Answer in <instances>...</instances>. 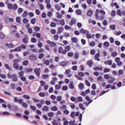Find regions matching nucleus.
Wrapping results in <instances>:
<instances>
[{
    "label": "nucleus",
    "instance_id": "6e6d98bb",
    "mask_svg": "<svg viewBox=\"0 0 125 125\" xmlns=\"http://www.w3.org/2000/svg\"><path fill=\"white\" fill-rule=\"evenodd\" d=\"M109 39L110 42L111 43H113L114 42V39L113 37H110Z\"/></svg>",
    "mask_w": 125,
    "mask_h": 125
},
{
    "label": "nucleus",
    "instance_id": "c03bdc74",
    "mask_svg": "<svg viewBox=\"0 0 125 125\" xmlns=\"http://www.w3.org/2000/svg\"><path fill=\"white\" fill-rule=\"evenodd\" d=\"M63 113L66 115H67L69 113V111L68 110L65 109V110H64L63 112Z\"/></svg>",
    "mask_w": 125,
    "mask_h": 125
},
{
    "label": "nucleus",
    "instance_id": "412c9836",
    "mask_svg": "<svg viewBox=\"0 0 125 125\" xmlns=\"http://www.w3.org/2000/svg\"><path fill=\"white\" fill-rule=\"evenodd\" d=\"M71 40L74 43H76L78 41L77 39L75 37H72L71 38Z\"/></svg>",
    "mask_w": 125,
    "mask_h": 125
},
{
    "label": "nucleus",
    "instance_id": "0eeeda50",
    "mask_svg": "<svg viewBox=\"0 0 125 125\" xmlns=\"http://www.w3.org/2000/svg\"><path fill=\"white\" fill-rule=\"evenodd\" d=\"M5 46H7L9 48H13L14 46V45L11 43L10 44H8V43H5Z\"/></svg>",
    "mask_w": 125,
    "mask_h": 125
},
{
    "label": "nucleus",
    "instance_id": "2f4dec72",
    "mask_svg": "<svg viewBox=\"0 0 125 125\" xmlns=\"http://www.w3.org/2000/svg\"><path fill=\"white\" fill-rule=\"evenodd\" d=\"M23 97L25 99H30V97L28 95H23Z\"/></svg>",
    "mask_w": 125,
    "mask_h": 125
},
{
    "label": "nucleus",
    "instance_id": "423d86ee",
    "mask_svg": "<svg viewBox=\"0 0 125 125\" xmlns=\"http://www.w3.org/2000/svg\"><path fill=\"white\" fill-rule=\"evenodd\" d=\"M79 32L81 33H89V31L87 30H85L83 28L81 29L79 31Z\"/></svg>",
    "mask_w": 125,
    "mask_h": 125
},
{
    "label": "nucleus",
    "instance_id": "e433bc0d",
    "mask_svg": "<svg viewBox=\"0 0 125 125\" xmlns=\"http://www.w3.org/2000/svg\"><path fill=\"white\" fill-rule=\"evenodd\" d=\"M36 22L35 19V18H33L31 19V22L32 24H34Z\"/></svg>",
    "mask_w": 125,
    "mask_h": 125
},
{
    "label": "nucleus",
    "instance_id": "052dcab7",
    "mask_svg": "<svg viewBox=\"0 0 125 125\" xmlns=\"http://www.w3.org/2000/svg\"><path fill=\"white\" fill-rule=\"evenodd\" d=\"M28 31L29 33L30 34H31L32 32V29L30 28H29L28 29Z\"/></svg>",
    "mask_w": 125,
    "mask_h": 125
},
{
    "label": "nucleus",
    "instance_id": "e2e57ef3",
    "mask_svg": "<svg viewBox=\"0 0 125 125\" xmlns=\"http://www.w3.org/2000/svg\"><path fill=\"white\" fill-rule=\"evenodd\" d=\"M56 23L54 22H52L50 24V26L52 27H55L56 26Z\"/></svg>",
    "mask_w": 125,
    "mask_h": 125
},
{
    "label": "nucleus",
    "instance_id": "ddd939ff",
    "mask_svg": "<svg viewBox=\"0 0 125 125\" xmlns=\"http://www.w3.org/2000/svg\"><path fill=\"white\" fill-rule=\"evenodd\" d=\"M13 67L16 69H18L19 68V67L18 63H13Z\"/></svg>",
    "mask_w": 125,
    "mask_h": 125
},
{
    "label": "nucleus",
    "instance_id": "338daca9",
    "mask_svg": "<svg viewBox=\"0 0 125 125\" xmlns=\"http://www.w3.org/2000/svg\"><path fill=\"white\" fill-rule=\"evenodd\" d=\"M44 63L46 65H49L50 62L49 60H46L44 62Z\"/></svg>",
    "mask_w": 125,
    "mask_h": 125
},
{
    "label": "nucleus",
    "instance_id": "20e7f679",
    "mask_svg": "<svg viewBox=\"0 0 125 125\" xmlns=\"http://www.w3.org/2000/svg\"><path fill=\"white\" fill-rule=\"evenodd\" d=\"M28 37L26 35H25L24 38L23 39L22 41L25 43H27L28 42Z\"/></svg>",
    "mask_w": 125,
    "mask_h": 125
},
{
    "label": "nucleus",
    "instance_id": "de8ad7c7",
    "mask_svg": "<svg viewBox=\"0 0 125 125\" xmlns=\"http://www.w3.org/2000/svg\"><path fill=\"white\" fill-rule=\"evenodd\" d=\"M73 55V53L71 52H69L67 54V55L69 57H71Z\"/></svg>",
    "mask_w": 125,
    "mask_h": 125
},
{
    "label": "nucleus",
    "instance_id": "c85d7f7f",
    "mask_svg": "<svg viewBox=\"0 0 125 125\" xmlns=\"http://www.w3.org/2000/svg\"><path fill=\"white\" fill-rule=\"evenodd\" d=\"M22 106L25 108H27L28 107L27 104L25 102H22Z\"/></svg>",
    "mask_w": 125,
    "mask_h": 125
},
{
    "label": "nucleus",
    "instance_id": "37998d69",
    "mask_svg": "<svg viewBox=\"0 0 125 125\" xmlns=\"http://www.w3.org/2000/svg\"><path fill=\"white\" fill-rule=\"evenodd\" d=\"M28 20H27L26 18H24L22 20L23 22L24 23H27L28 22Z\"/></svg>",
    "mask_w": 125,
    "mask_h": 125
},
{
    "label": "nucleus",
    "instance_id": "69168bd1",
    "mask_svg": "<svg viewBox=\"0 0 125 125\" xmlns=\"http://www.w3.org/2000/svg\"><path fill=\"white\" fill-rule=\"evenodd\" d=\"M62 49L61 47H60L58 49V52L59 53H62Z\"/></svg>",
    "mask_w": 125,
    "mask_h": 125
},
{
    "label": "nucleus",
    "instance_id": "4c0bfd02",
    "mask_svg": "<svg viewBox=\"0 0 125 125\" xmlns=\"http://www.w3.org/2000/svg\"><path fill=\"white\" fill-rule=\"evenodd\" d=\"M86 34L87 38L88 39H90L92 38V36L91 34L89 33H86Z\"/></svg>",
    "mask_w": 125,
    "mask_h": 125
},
{
    "label": "nucleus",
    "instance_id": "1a4fd4ad",
    "mask_svg": "<svg viewBox=\"0 0 125 125\" xmlns=\"http://www.w3.org/2000/svg\"><path fill=\"white\" fill-rule=\"evenodd\" d=\"M73 83L72 81L70 82V83L69 85L70 88L71 89H74V85H73Z\"/></svg>",
    "mask_w": 125,
    "mask_h": 125
},
{
    "label": "nucleus",
    "instance_id": "c756f323",
    "mask_svg": "<svg viewBox=\"0 0 125 125\" xmlns=\"http://www.w3.org/2000/svg\"><path fill=\"white\" fill-rule=\"evenodd\" d=\"M55 8L58 10H59L61 9V6L59 5H55Z\"/></svg>",
    "mask_w": 125,
    "mask_h": 125
},
{
    "label": "nucleus",
    "instance_id": "f8f14e48",
    "mask_svg": "<svg viewBox=\"0 0 125 125\" xmlns=\"http://www.w3.org/2000/svg\"><path fill=\"white\" fill-rule=\"evenodd\" d=\"M42 109L43 111H47L49 110V108L48 106L45 105L43 107Z\"/></svg>",
    "mask_w": 125,
    "mask_h": 125
},
{
    "label": "nucleus",
    "instance_id": "2eb2a0df",
    "mask_svg": "<svg viewBox=\"0 0 125 125\" xmlns=\"http://www.w3.org/2000/svg\"><path fill=\"white\" fill-rule=\"evenodd\" d=\"M76 13L77 15H80L82 13V11L81 10L77 9L76 11Z\"/></svg>",
    "mask_w": 125,
    "mask_h": 125
},
{
    "label": "nucleus",
    "instance_id": "f3484780",
    "mask_svg": "<svg viewBox=\"0 0 125 125\" xmlns=\"http://www.w3.org/2000/svg\"><path fill=\"white\" fill-rule=\"evenodd\" d=\"M79 108L82 109L83 111L85 110L86 109L85 108L83 107V105L82 104H79Z\"/></svg>",
    "mask_w": 125,
    "mask_h": 125
},
{
    "label": "nucleus",
    "instance_id": "680f3d73",
    "mask_svg": "<svg viewBox=\"0 0 125 125\" xmlns=\"http://www.w3.org/2000/svg\"><path fill=\"white\" fill-rule=\"evenodd\" d=\"M30 108L33 111H35L36 110V108L34 106L32 105H31L30 106Z\"/></svg>",
    "mask_w": 125,
    "mask_h": 125
},
{
    "label": "nucleus",
    "instance_id": "a19ab883",
    "mask_svg": "<svg viewBox=\"0 0 125 125\" xmlns=\"http://www.w3.org/2000/svg\"><path fill=\"white\" fill-rule=\"evenodd\" d=\"M16 21L17 22H20L21 21V18L19 17H17L16 18Z\"/></svg>",
    "mask_w": 125,
    "mask_h": 125
},
{
    "label": "nucleus",
    "instance_id": "13d9d810",
    "mask_svg": "<svg viewBox=\"0 0 125 125\" xmlns=\"http://www.w3.org/2000/svg\"><path fill=\"white\" fill-rule=\"evenodd\" d=\"M56 14L57 15V17L58 18H60L62 17V16L60 14V13L59 12H57L56 13Z\"/></svg>",
    "mask_w": 125,
    "mask_h": 125
},
{
    "label": "nucleus",
    "instance_id": "c9c22d12",
    "mask_svg": "<svg viewBox=\"0 0 125 125\" xmlns=\"http://www.w3.org/2000/svg\"><path fill=\"white\" fill-rule=\"evenodd\" d=\"M71 116L73 118L75 117V113L74 112H72L70 114Z\"/></svg>",
    "mask_w": 125,
    "mask_h": 125
},
{
    "label": "nucleus",
    "instance_id": "72a5a7b5",
    "mask_svg": "<svg viewBox=\"0 0 125 125\" xmlns=\"http://www.w3.org/2000/svg\"><path fill=\"white\" fill-rule=\"evenodd\" d=\"M24 72L23 71H21L19 73V76L20 77L22 76L23 75Z\"/></svg>",
    "mask_w": 125,
    "mask_h": 125
},
{
    "label": "nucleus",
    "instance_id": "774afa93",
    "mask_svg": "<svg viewBox=\"0 0 125 125\" xmlns=\"http://www.w3.org/2000/svg\"><path fill=\"white\" fill-rule=\"evenodd\" d=\"M122 84V82H119L117 84V86L118 87H119L121 86Z\"/></svg>",
    "mask_w": 125,
    "mask_h": 125
},
{
    "label": "nucleus",
    "instance_id": "6ab92c4d",
    "mask_svg": "<svg viewBox=\"0 0 125 125\" xmlns=\"http://www.w3.org/2000/svg\"><path fill=\"white\" fill-rule=\"evenodd\" d=\"M95 71H97V70H99L101 71H102V70L103 69L102 67H99L97 66L95 67V68H94L93 69Z\"/></svg>",
    "mask_w": 125,
    "mask_h": 125
},
{
    "label": "nucleus",
    "instance_id": "9d476101",
    "mask_svg": "<svg viewBox=\"0 0 125 125\" xmlns=\"http://www.w3.org/2000/svg\"><path fill=\"white\" fill-rule=\"evenodd\" d=\"M93 11L90 10H89L87 13V15L88 16H91L93 14Z\"/></svg>",
    "mask_w": 125,
    "mask_h": 125
},
{
    "label": "nucleus",
    "instance_id": "09e8293b",
    "mask_svg": "<svg viewBox=\"0 0 125 125\" xmlns=\"http://www.w3.org/2000/svg\"><path fill=\"white\" fill-rule=\"evenodd\" d=\"M34 30L36 31H37L40 30V28L38 27H35L34 28Z\"/></svg>",
    "mask_w": 125,
    "mask_h": 125
},
{
    "label": "nucleus",
    "instance_id": "4d7b16f0",
    "mask_svg": "<svg viewBox=\"0 0 125 125\" xmlns=\"http://www.w3.org/2000/svg\"><path fill=\"white\" fill-rule=\"evenodd\" d=\"M115 44L117 46H119L121 44V43L118 41H116L115 42Z\"/></svg>",
    "mask_w": 125,
    "mask_h": 125
},
{
    "label": "nucleus",
    "instance_id": "79ce46f5",
    "mask_svg": "<svg viewBox=\"0 0 125 125\" xmlns=\"http://www.w3.org/2000/svg\"><path fill=\"white\" fill-rule=\"evenodd\" d=\"M2 114L3 115H10V113L8 112H4Z\"/></svg>",
    "mask_w": 125,
    "mask_h": 125
},
{
    "label": "nucleus",
    "instance_id": "bb28decb",
    "mask_svg": "<svg viewBox=\"0 0 125 125\" xmlns=\"http://www.w3.org/2000/svg\"><path fill=\"white\" fill-rule=\"evenodd\" d=\"M117 53L116 52H114L112 53L111 54L112 56L114 57H115L117 55Z\"/></svg>",
    "mask_w": 125,
    "mask_h": 125
},
{
    "label": "nucleus",
    "instance_id": "603ef678",
    "mask_svg": "<svg viewBox=\"0 0 125 125\" xmlns=\"http://www.w3.org/2000/svg\"><path fill=\"white\" fill-rule=\"evenodd\" d=\"M99 12L101 14H103L104 15L105 14V12L103 10H100L99 11Z\"/></svg>",
    "mask_w": 125,
    "mask_h": 125
},
{
    "label": "nucleus",
    "instance_id": "a878e982",
    "mask_svg": "<svg viewBox=\"0 0 125 125\" xmlns=\"http://www.w3.org/2000/svg\"><path fill=\"white\" fill-rule=\"evenodd\" d=\"M50 45L51 47H53L56 46V44L54 42H51Z\"/></svg>",
    "mask_w": 125,
    "mask_h": 125
},
{
    "label": "nucleus",
    "instance_id": "9b49d317",
    "mask_svg": "<svg viewBox=\"0 0 125 125\" xmlns=\"http://www.w3.org/2000/svg\"><path fill=\"white\" fill-rule=\"evenodd\" d=\"M29 57L30 59L31 60L34 61L36 60V56L32 55L30 56Z\"/></svg>",
    "mask_w": 125,
    "mask_h": 125
},
{
    "label": "nucleus",
    "instance_id": "f03ea898",
    "mask_svg": "<svg viewBox=\"0 0 125 125\" xmlns=\"http://www.w3.org/2000/svg\"><path fill=\"white\" fill-rule=\"evenodd\" d=\"M8 78H12V80L13 82H16L17 81V79L16 76L14 74L11 75L10 73H8L7 75Z\"/></svg>",
    "mask_w": 125,
    "mask_h": 125
},
{
    "label": "nucleus",
    "instance_id": "49530a36",
    "mask_svg": "<svg viewBox=\"0 0 125 125\" xmlns=\"http://www.w3.org/2000/svg\"><path fill=\"white\" fill-rule=\"evenodd\" d=\"M79 56V54L78 52L75 53L74 55V58L75 59H77Z\"/></svg>",
    "mask_w": 125,
    "mask_h": 125
},
{
    "label": "nucleus",
    "instance_id": "473e14b6",
    "mask_svg": "<svg viewBox=\"0 0 125 125\" xmlns=\"http://www.w3.org/2000/svg\"><path fill=\"white\" fill-rule=\"evenodd\" d=\"M117 13L118 15L120 16H122L121 10H117Z\"/></svg>",
    "mask_w": 125,
    "mask_h": 125
},
{
    "label": "nucleus",
    "instance_id": "b1692460",
    "mask_svg": "<svg viewBox=\"0 0 125 125\" xmlns=\"http://www.w3.org/2000/svg\"><path fill=\"white\" fill-rule=\"evenodd\" d=\"M10 86L11 89H14L15 88V84L13 83H11L10 85Z\"/></svg>",
    "mask_w": 125,
    "mask_h": 125
},
{
    "label": "nucleus",
    "instance_id": "aec40b11",
    "mask_svg": "<svg viewBox=\"0 0 125 125\" xmlns=\"http://www.w3.org/2000/svg\"><path fill=\"white\" fill-rule=\"evenodd\" d=\"M21 49L20 46H18L17 48L14 49V51H15L20 52L21 51Z\"/></svg>",
    "mask_w": 125,
    "mask_h": 125
},
{
    "label": "nucleus",
    "instance_id": "4be33fe9",
    "mask_svg": "<svg viewBox=\"0 0 125 125\" xmlns=\"http://www.w3.org/2000/svg\"><path fill=\"white\" fill-rule=\"evenodd\" d=\"M104 45L106 48L109 46V44L108 42L106 41L104 42Z\"/></svg>",
    "mask_w": 125,
    "mask_h": 125
},
{
    "label": "nucleus",
    "instance_id": "cd10ccee",
    "mask_svg": "<svg viewBox=\"0 0 125 125\" xmlns=\"http://www.w3.org/2000/svg\"><path fill=\"white\" fill-rule=\"evenodd\" d=\"M54 115V114L52 112H51L48 113V116L50 117H52Z\"/></svg>",
    "mask_w": 125,
    "mask_h": 125
},
{
    "label": "nucleus",
    "instance_id": "7c9ffc66",
    "mask_svg": "<svg viewBox=\"0 0 125 125\" xmlns=\"http://www.w3.org/2000/svg\"><path fill=\"white\" fill-rule=\"evenodd\" d=\"M110 28L112 30H114L115 29V25H110L109 26Z\"/></svg>",
    "mask_w": 125,
    "mask_h": 125
},
{
    "label": "nucleus",
    "instance_id": "8fccbe9b",
    "mask_svg": "<svg viewBox=\"0 0 125 125\" xmlns=\"http://www.w3.org/2000/svg\"><path fill=\"white\" fill-rule=\"evenodd\" d=\"M116 12L115 10H113L111 13V15L112 16H114L116 14Z\"/></svg>",
    "mask_w": 125,
    "mask_h": 125
},
{
    "label": "nucleus",
    "instance_id": "a211bd4d",
    "mask_svg": "<svg viewBox=\"0 0 125 125\" xmlns=\"http://www.w3.org/2000/svg\"><path fill=\"white\" fill-rule=\"evenodd\" d=\"M78 87L80 89L82 90L84 87V85L83 83H81L79 85Z\"/></svg>",
    "mask_w": 125,
    "mask_h": 125
},
{
    "label": "nucleus",
    "instance_id": "a18cd8bd",
    "mask_svg": "<svg viewBox=\"0 0 125 125\" xmlns=\"http://www.w3.org/2000/svg\"><path fill=\"white\" fill-rule=\"evenodd\" d=\"M4 66L7 69H8L9 70H11L10 68L9 67V65L7 64H5L4 65Z\"/></svg>",
    "mask_w": 125,
    "mask_h": 125
},
{
    "label": "nucleus",
    "instance_id": "5fc2aeb1",
    "mask_svg": "<svg viewBox=\"0 0 125 125\" xmlns=\"http://www.w3.org/2000/svg\"><path fill=\"white\" fill-rule=\"evenodd\" d=\"M0 77L2 78L5 79L6 78V75L5 74H0Z\"/></svg>",
    "mask_w": 125,
    "mask_h": 125
},
{
    "label": "nucleus",
    "instance_id": "f704fd0d",
    "mask_svg": "<svg viewBox=\"0 0 125 125\" xmlns=\"http://www.w3.org/2000/svg\"><path fill=\"white\" fill-rule=\"evenodd\" d=\"M78 75L80 76L83 77L84 76V74L83 72H79L78 73Z\"/></svg>",
    "mask_w": 125,
    "mask_h": 125
},
{
    "label": "nucleus",
    "instance_id": "6e6552de",
    "mask_svg": "<svg viewBox=\"0 0 125 125\" xmlns=\"http://www.w3.org/2000/svg\"><path fill=\"white\" fill-rule=\"evenodd\" d=\"M110 78H111V79L109 81H108V82L109 83H113L115 81V78L113 76H111L110 77Z\"/></svg>",
    "mask_w": 125,
    "mask_h": 125
},
{
    "label": "nucleus",
    "instance_id": "7ed1b4c3",
    "mask_svg": "<svg viewBox=\"0 0 125 125\" xmlns=\"http://www.w3.org/2000/svg\"><path fill=\"white\" fill-rule=\"evenodd\" d=\"M76 20L75 18H72L71 19V21L69 22V24L71 26H72L73 24H76Z\"/></svg>",
    "mask_w": 125,
    "mask_h": 125
},
{
    "label": "nucleus",
    "instance_id": "dca6fc26",
    "mask_svg": "<svg viewBox=\"0 0 125 125\" xmlns=\"http://www.w3.org/2000/svg\"><path fill=\"white\" fill-rule=\"evenodd\" d=\"M28 64L29 62L28 60L24 61H23L22 63V65L24 66L27 65Z\"/></svg>",
    "mask_w": 125,
    "mask_h": 125
},
{
    "label": "nucleus",
    "instance_id": "393cba45",
    "mask_svg": "<svg viewBox=\"0 0 125 125\" xmlns=\"http://www.w3.org/2000/svg\"><path fill=\"white\" fill-rule=\"evenodd\" d=\"M95 45V43L94 42L92 41L90 43L89 45L91 47H94Z\"/></svg>",
    "mask_w": 125,
    "mask_h": 125
},
{
    "label": "nucleus",
    "instance_id": "ea45409f",
    "mask_svg": "<svg viewBox=\"0 0 125 125\" xmlns=\"http://www.w3.org/2000/svg\"><path fill=\"white\" fill-rule=\"evenodd\" d=\"M75 77L78 79L79 80H81L83 79V78L77 75H75Z\"/></svg>",
    "mask_w": 125,
    "mask_h": 125
},
{
    "label": "nucleus",
    "instance_id": "39448f33",
    "mask_svg": "<svg viewBox=\"0 0 125 125\" xmlns=\"http://www.w3.org/2000/svg\"><path fill=\"white\" fill-rule=\"evenodd\" d=\"M40 69L39 68L38 69H35L34 70V72L35 73L37 76H39L40 75Z\"/></svg>",
    "mask_w": 125,
    "mask_h": 125
},
{
    "label": "nucleus",
    "instance_id": "f257e3e1",
    "mask_svg": "<svg viewBox=\"0 0 125 125\" xmlns=\"http://www.w3.org/2000/svg\"><path fill=\"white\" fill-rule=\"evenodd\" d=\"M7 7L8 8L10 9H12L15 10L18 8L17 5L15 4H13V5L11 3H9L8 4Z\"/></svg>",
    "mask_w": 125,
    "mask_h": 125
},
{
    "label": "nucleus",
    "instance_id": "4468645a",
    "mask_svg": "<svg viewBox=\"0 0 125 125\" xmlns=\"http://www.w3.org/2000/svg\"><path fill=\"white\" fill-rule=\"evenodd\" d=\"M87 64L88 65L89 67H91L93 64V62L89 60L87 62Z\"/></svg>",
    "mask_w": 125,
    "mask_h": 125
},
{
    "label": "nucleus",
    "instance_id": "bf43d9fd",
    "mask_svg": "<svg viewBox=\"0 0 125 125\" xmlns=\"http://www.w3.org/2000/svg\"><path fill=\"white\" fill-rule=\"evenodd\" d=\"M78 101L79 102H81L82 101L83 99L82 98L81 96H79L77 97Z\"/></svg>",
    "mask_w": 125,
    "mask_h": 125
},
{
    "label": "nucleus",
    "instance_id": "5701e85b",
    "mask_svg": "<svg viewBox=\"0 0 125 125\" xmlns=\"http://www.w3.org/2000/svg\"><path fill=\"white\" fill-rule=\"evenodd\" d=\"M39 94L41 97H44L45 96V94L43 92H41L39 93Z\"/></svg>",
    "mask_w": 125,
    "mask_h": 125
},
{
    "label": "nucleus",
    "instance_id": "0e129e2a",
    "mask_svg": "<svg viewBox=\"0 0 125 125\" xmlns=\"http://www.w3.org/2000/svg\"><path fill=\"white\" fill-rule=\"evenodd\" d=\"M58 109L56 106H54L52 107L51 110L52 111H55L57 110Z\"/></svg>",
    "mask_w": 125,
    "mask_h": 125
},
{
    "label": "nucleus",
    "instance_id": "58836bf2",
    "mask_svg": "<svg viewBox=\"0 0 125 125\" xmlns=\"http://www.w3.org/2000/svg\"><path fill=\"white\" fill-rule=\"evenodd\" d=\"M27 12L25 11H24L23 13L22 14V16L23 17H25L27 16Z\"/></svg>",
    "mask_w": 125,
    "mask_h": 125
},
{
    "label": "nucleus",
    "instance_id": "864d4df0",
    "mask_svg": "<svg viewBox=\"0 0 125 125\" xmlns=\"http://www.w3.org/2000/svg\"><path fill=\"white\" fill-rule=\"evenodd\" d=\"M104 77L105 79H108L109 78L110 76L108 74H105L104 75Z\"/></svg>",
    "mask_w": 125,
    "mask_h": 125
},
{
    "label": "nucleus",
    "instance_id": "3c124183",
    "mask_svg": "<svg viewBox=\"0 0 125 125\" xmlns=\"http://www.w3.org/2000/svg\"><path fill=\"white\" fill-rule=\"evenodd\" d=\"M119 73L118 74V75L119 76L120 75L122 74L123 73V71L122 70H119Z\"/></svg>",
    "mask_w": 125,
    "mask_h": 125
}]
</instances>
